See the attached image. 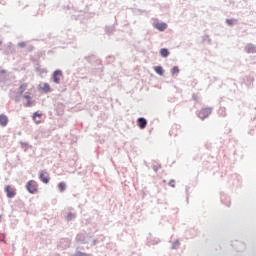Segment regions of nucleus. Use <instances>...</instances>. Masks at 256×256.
Segmentation results:
<instances>
[{"mask_svg": "<svg viewBox=\"0 0 256 256\" xmlns=\"http://www.w3.org/2000/svg\"><path fill=\"white\" fill-rule=\"evenodd\" d=\"M27 87H28L27 83H23V84L20 85V87H19L20 95H23V93H25V91H27Z\"/></svg>", "mask_w": 256, "mask_h": 256, "instance_id": "nucleus-11", "label": "nucleus"}, {"mask_svg": "<svg viewBox=\"0 0 256 256\" xmlns=\"http://www.w3.org/2000/svg\"><path fill=\"white\" fill-rule=\"evenodd\" d=\"M246 51H247V53H256V47L249 44L246 46Z\"/></svg>", "mask_w": 256, "mask_h": 256, "instance_id": "nucleus-12", "label": "nucleus"}, {"mask_svg": "<svg viewBox=\"0 0 256 256\" xmlns=\"http://www.w3.org/2000/svg\"><path fill=\"white\" fill-rule=\"evenodd\" d=\"M2 43H3V42L0 40V45H2Z\"/></svg>", "mask_w": 256, "mask_h": 256, "instance_id": "nucleus-24", "label": "nucleus"}, {"mask_svg": "<svg viewBox=\"0 0 256 256\" xmlns=\"http://www.w3.org/2000/svg\"><path fill=\"white\" fill-rule=\"evenodd\" d=\"M5 191L7 193V197H9V199H12V197H15V190L13 188H11V186H6L5 187Z\"/></svg>", "mask_w": 256, "mask_h": 256, "instance_id": "nucleus-5", "label": "nucleus"}, {"mask_svg": "<svg viewBox=\"0 0 256 256\" xmlns=\"http://www.w3.org/2000/svg\"><path fill=\"white\" fill-rule=\"evenodd\" d=\"M7 123H9V118L5 114L0 115V125L1 127H7Z\"/></svg>", "mask_w": 256, "mask_h": 256, "instance_id": "nucleus-4", "label": "nucleus"}, {"mask_svg": "<svg viewBox=\"0 0 256 256\" xmlns=\"http://www.w3.org/2000/svg\"><path fill=\"white\" fill-rule=\"evenodd\" d=\"M209 115H211V108L201 109L198 113L199 119H202V120L207 119Z\"/></svg>", "mask_w": 256, "mask_h": 256, "instance_id": "nucleus-2", "label": "nucleus"}, {"mask_svg": "<svg viewBox=\"0 0 256 256\" xmlns=\"http://www.w3.org/2000/svg\"><path fill=\"white\" fill-rule=\"evenodd\" d=\"M155 28L158 29V31H165L167 25L165 23H156Z\"/></svg>", "mask_w": 256, "mask_h": 256, "instance_id": "nucleus-9", "label": "nucleus"}, {"mask_svg": "<svg viewBox=\"0 0 256 256\" xmlns=\"http://www.w3.org/2000/svg\"><path fill=\"white\" fill-rule=\"evenodd\" d=\"M26 189L32 195L39 191L37 182L35 180L28 181L27 184H26Z\"/></svg>", "mask_w": 256, "mask_h": 256, "instance_id": "nucleus-1", "label": "nucleus"}, {"mask_svg": "<svg viewBox=\"0 0 256 256\" xmlns=\"http://www.w3.org/2000/svg\"><path fill=\"white\" fill-rule=\"evenodd\" d=\"M39 179L42 181V183H49V176H47L45 172H40Z\"/></svg>", "mask_w": 256, "mask_h": 256, "instance_id": "nucleus-8", "label": "nucleus"}, {"mask_svg": "<svg viewBox=\"0 0 256 256\" xmlns=\"http://www.w3.org/2000/svg\"><path fill=\"white\" fill-rule=\"evenodd\" d=\"M66 187H67V185L65 184V182H60V183L58 184V189H59V191H60L61 193H63V191H65Z\"/></svg>", "mask_w": 256, "mask_h": 256, "instance_id": "nucleus-15", "label": "nucleus"}, {"mask_svg": "<svg viewBox=\"0 0 256 256\" xmlns=\"http://www.w3.org/2000/svg\"><path fill=\"white\" fill-rule=\"evenodd\" d=\"M160 55L161 57H169V50H167V48H162L160 50Z\"/></svg>", "mask_w": 256, "mask_h": 256, "instance_id": "nucleus-13", "label": "nucleus"}, {"mask_svg": "<svg viewBox=\"0 0 256 256\" xmlns=\"http://www.w3.org/2000/svg\"><path fill=\"white\" fill-rule=\"evenodd\" d=\"M171 71H172V75H177V73H179V67L174 66Z\"/></svg>", "mask_w": 256, "mask_h": 256, "instance_id": "nucleus-16", "label": "nucleus"}, {"mask_svg": "<svg viewBox=\"0 0 256 256\" xmlns=\"http://www.w3.org/2000/svg\"><path fill=\"white\" fill-rule=\"evenodd\" d=\"M61 77H63V72H61L60 70H56L53 73L54 83L59 84V82L61 81Z\"/></svg>", "mask_w": 256, "mask_h": 256, "instance_id": "nucleus-3", "label": "nucleus"}, {"mask_svg": "<svg viewBox=\"0 0 256 256\" xmlns=\"http://www.w3.org/2000/svg\"><path fill=\"white\" fill-rule=\"evenodd\" d=\"M40 91H43L44 93H49L51 91V86H49L48 83H42L39 85Z\"/></svg>", "mask_w": 256, "mask_h": 256, "instance_id": "nucleus-6", "label": "nucleus"}, {"mask_svg": "<svg viewBox=\"0 0 256 256\" xmlns=\"http://www.w3.org/2000/svg\"><path fill=\"white\" fill-rule=\"evenodd\" d=\"M74 256H88V255L83 252H77Z\"/></svg>", "mask_w": 256, "mask_h": 256, "instance_id": "nucleus-18", "label": "nucleus"}, {"mask_svg": "<svg viewBox=\"0 0 256 256\" xmlns=\"http://www.w3.org/2000/svg\"><path fill=\"white\" fill-rule=\"evenodd\" d=\"M137 122L140 129H145L147 127V120L145 118H138Z\"/></svg>", "mask_w": 256, "mask_h": 256, "instance_id": "nucleus-7", "label": "nucleus"}, {"mask_svg": "<svg viewBox=\"0 0 256 256\" xmlns=\"http://www.w3.org/2000/svg\"><path fill=\"white\" fill-rule=\"evenodd\" d=\"M193 99H194L195 101H197V97H196L195 95H193Z\"/></svg>", "mask_w": 256, "mask_h": 256, "instance_id": "nucleus-23", "label": "nucleus"}, {"mask_svg": "<svg viewBox=\"0 0 256 256\" xmlns=\"http://www.w3.org/2000/svg\"><path fill=\"white\" fill-rule=\"evenodd\" d=\"M159 169H161L160 164H155V165L153 166V170H154L155 172H158Z\"/></svg>", "mask_w": 256, "mask_h": 256, "instance_id": "nucleus-17", "label": "nucleus"}, {"mask_svg": "<svg viewBox=\"0 0 256 256\" xmlns=\"http://www.w3.org/2000/svg\"><path fill=\"white\" fill-rule=\"evenodd\" d=\"M169 185H170V187H175V180H171V181L169 182Z\"/></svg>", "mask_w": 256, "mask_h": 256, "instance_id": "nucleus-19", "label": "nucleus"}, {"mask_svg": "<svg viewBox=\"0 0 256 256\" xmlns=\"http://www.w3.org/2000/svg\"><path fill=\"white\" fill-rule=\"evenodd\" d=\"M154 71H155V73H157L158 75H163V73H164V71H163V67H161V66H156V67H154Z\"/></svg>", "mask_w": 256, "mask_h": 256, "instance_id": "nucleus-14", "label": "nucleus"}, {"mask_svg": "<svg viewBox=\"0 0 256 256\" xmlns=\"http://www.w3.org/2000/svg\"><path fill=\"white\" fill-rule=\"evenodd\" d=\"M31 106V102L29 101L28 103H27V107H30Z\"/></svg>", "mask_w": 256, "mask_h": 256, "instance_id": "nucleus-22", "label": "nucleus"}, {"mask_svg": "<svg viewBox=\"0 0 256 256\" xmlns=\"http://www.w3.org/2000/svg\"><path fill=\"white\" fill-rule=\"evenodd\" d=\"M19 46L20 47H25V44L24 43H20Z\"/></svg>", "mask_w": 256, "mask_h": 256, "instance_id": "nucleus-21", "label": "nucleus"}, {"mask_svg": "<svg viewBox=\"0 0 256 256\" xmlns=\"http://www.w3.org/2000/svg\"><path fill=\"white\" fill-rule=\"evenodd\" d=\"M24 99H27L28 101H31V96H29V95H24Z\"/></svg>", "mask_w": 256, "mask_h": 256, "instance_id": "nucleus-20", "label": "nucleus"}, {"mask_svg": "<svg viewBox=\"0 0 256 256\" xmlns=\"http://www.w3.org/2000/svg\"><path fill=\"white\" fill-rule=\"evenodd\" d=\"M43 114L39 113V112H35L33 114V121H35L36 125H39V123H41V120H37V117L41 118Z\"/></svg>", "mask_w": 256, "mask_h": 256, "instance_id": "nucleus-10", "label": "nucleus"}]
</instances>
